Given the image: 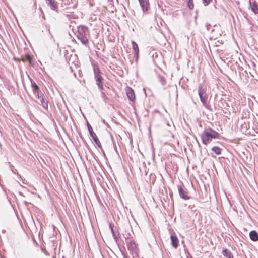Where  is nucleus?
Masks as SVG:
<instances>
[{
    "mask_svg": "<svg viewBox=\"0 0 258 258\" xmlns=\"http://www.w3.org/2000/svg\"><path fill=\"white\" fill-rule=\"evenodd\" d=\"M187 6L189 9L192 10L194 8L193 0H187Z\"/></svg>",
    "mask_w": 258,
    "mask_h": 258,
    "instance_id": "nucleus-23",
    "label": "nucleus"
},
{
    "mask_svg": "<svg viewBox=\"0 0 258 258\" xmlns=\"http://www.w3.org/2000/svg\"><path fill=\"white\" fill-rule=\"evenodd\" d=\"M203 3H204L205 6H207L209 4L210 0H202Z\"/></svg>",
    "mask_w": 258,
    "mask_h": 258,
    "instance_id": "nucleus-27",
    "label": "nucleus"
},
{
    "mask_svg": "<svg viewBox=\"0 0 258 258\" xmlns=\"http://www.w3.org/2000/svg\"><path fill=\"white\" fill-rule=\"evenodd\" d=\"M127 247L133 258H138L139 257V250L137 245L134 240H132L127 243Z\"/></svg>",
    "mask_w": 258,
    "mask_h": 258,
    "instance_id": "nucleus-5",
    "label": "nucleus"
},
{
    "mask_svg": "<svg viewBox=\"0 0 258 258\" xmlns=\"http://www.w3.org/2000/svg\"><path fill=\"white\" fill-rule=\"evenodd\" d=\"M250 7L252 11L255 14H258V5L256 2H254L252 3L249 1Z\"/></svg>",
    "mask_w": 258,
    "mask_h": 258,
    "instance_id": "nucleus-16",
    "label": "nucleus"
},
{
    "mask_svg": "<svg viewBox=\"0 0 258 258\" xmlns=\"http://www.w3.org/2000/svg\"><path fill=\"white\" fill-rule=\"evenodd\" d=\"M158 78L159 81L161 83V84L162 85L164 86V85H166V80L163 76H162L160 75H159L158 76Z\"/></svg>",
    "mask_w": 258,
    "mask_h": 258,
    "instance_id": "nucleus-21",
    "label": "nucleus"
},
{
    "mask_svg": "<svg viewBox=\"0 0 258 258\" xmlns=\"http://www.w3.org/2000/svg\"><path fill=\"white\" fill-rule=\"evenodd\" d=\"M206 28H207V29L208 30H209V29H210V27H211V25H210V24H208V23H206Z\"/></svg>",
    "mask_w": 258,
    "mask_h": 258,
    "instance_id": "nucleus-28",
    "label": "nucleus"
},
{
    "mask_svg": "<svg viewBox=\"0 0 258 258\" xmlns=\"http://www.w3.org/2000/svg\"><path fill=\"white\" fill-rule=\"evenodd\" d=\"M35 94L36 95V96L39 100L41 99V97H43L45 96L43 93L41 91L40 89L37 90L36 91V93Z\"/></svg>",
    "mask_w": 258,
    "mask_h": 258,
    "instance_id": "nucleus-22",
    "label": "nucleus"
},
{
    "mask_svg": "<svg viewBox=\"0 0 258 258\" xmlns=\"http://www.w3.org/2000/svg\"><path fill=\"white\" fill-rule=\"evenodd\" d=\"M200 136L203 144L207 145L213 139H219L220 135L210 127H205Z\"/></svg>",
    "mask_w": 258,
    "mask_h": 258,
    "instance_id": "nucleus-1",
    "label": "nucleus"
},
{
    "mask_svg": "<svg viewBox=\"0 0 258 258\" xmlns=\"http://www.w3.org/2000/svg\"><path fill=\"white\" fill-rule=\"evenodd\" d=\"M26 57V59L27 60H28V61H31V60H32V57L31 56V55H30L29 54H27L25 56Z\"/></svg>",
    "mask_w": 258,
    "mask_h": 258,
    "instance_id": "nucleus-26",
    "label": "nucleus"
},
{
    "mask_svg": "<svg viewBox=\"0 0 258 258\" xmlns=\"http://www.w3.org/2000/svg\"><path fill=\"white\" fill-rule=\"evenodd\" d=\"M120 251L121 252V254L123 257V258H128L127 254L126 252H125L124 250H121Z\"/></svg>",
    "mask_w": 258,
    "mask_h": 258,
    "instance_id": "nucleus-25",
    "label": "nucleus"
},
{
    "mask_svg": "<svg viewBox=\"0 0 258 258\" xmlns=\"http://www.w3.org/2000/svg\"><path fill=\"white\" fill-rule=\"evenodd\" d=\"M222 254L226 258H233V255L231 252L227 248L222 250Z\"/></svg>",
    "mask_w": 258,
    "mask_h": 258,
    "instance_id": "nucleus-15",
    "label": "nucleus"
},
{
    "mask_svg": "<svg viewBox=\"0 0 258 258\" xmlns=\"http://www.w3.org/2000/svg\"><path fill=\"white\" fill-rule=\"evenodd\" d=\"M93 71L94 74V78L96 82V85L101 91H103L104 90L103 82L104 79L101 75V72L98 67H94Z\"/></svg>",
    "mask_w": 258,
    "mask_h": 258,
    "instance_id": "nucleus-4",
    "label": "nucleus"
},
{
    "mask_svg": "<svg viewBox=\"0 0 258 258\" xmlns=\"http://www.w3.org/2000/svg\"><path fill=\"white\" fill-rule=\"evenodd\" d=\"M109 228L111 231V233L112 234L113 238L114 239L115 241L117 242L118 240V239L119 238V233L118 232L117 234H116L114 230L113 229L114 225L113 223H109Z\"/></svg>",
    "mask_w": 258,
    "mask_h": 258,
    "instance_id": "nucleus-14",
    "label": "nucleus"
},
{
    "mask_svg": "<svg viewBox=\"0 0 258 258\" xmlns=\"http://www.w3.org/2000/svg\"><path fill=\"white\" fill-rule=\"evenodd\" d=\"M41 105L45 109H48V100L46 99L45 97H41V99L39 100Z\"/></svg>",
    "mask_w": 258,
    "mask_h": 258,
    "instance_id": "nucleus-17",
    "label": "nucleus"
},
{
    "mask_svg": "<svg viewBox=\"0 0 258 258\" xmlns=\"http://www.w3.org/2000/svg\"><path fill=\"white\" fill-rule=\"evenodd\" d=\"M178 193L181 198L187 200L190 199V196L187 195V191L186 189H184L182 185H178L177 186Z\"/></svg>",
    "mask_w": 258,
    "mask_h": 258,
    "instance_id": "nucleus-7",
    "label": "nucleus"
},
{
    "mask_svg": "<svg viewBox=\"0 0 258 258\" xmlns=\"http://www.w3.org/2000/svg\"><path fill=\"white\" fill-rule=\"evenodd\" d=\"M132 47H133V50L135 53V55L136 57V60L137 61V60L138 59L139 53L138 45L136 42L133 41H132Z\"/></svg>",
    "mask_w": 258,
    "mask_h": 258,
    "instance_id": "nucleus-10",
    "label": "nucleus"
},
{
    "mask_svg": "<svg viewBox=\"0 0 258 258\" xmlns=\"http://www.w3.org/2000/svg\"><path fill=\"white\" fill-rule=\"evenodd\" d=\"M126 94L128 99L130 101H134L135 100V93L132 88L130 87H127L126 88Z\"/></svg>",
    "mask_w": 258,
    "mask_h": 258,
    "instance_id": "nucleus-8",
    "label": "nucleus"
},
{
    "mask_svg": "<svg viewBox=\"0 0 258 258\" xmlns=\"http://www.w3.org/2000/svg\"><path fill=\"white\" fill-rule=\"evenodd\" d=\"M8 164L9 165V168L10 170L15 174L19 176V178H21V176L20 174H19L18 172H17V170L15 169L14 166L11 164L10 162H8Z\"/></svg>",
    "mask_w": 258,
    "mask_h": 258,
    "instance_id": "nucleus-19",
    "label": "nucleus"
},
{
    "mask_svg": "<svg viewBox=\"0 0 258 258\" xmlns=\"http://www.w3.org/2000/svg\"><path fill=\"white\" fill-rule=\"evenodd\" d=\"M212 151H213L215 154L219 155L221 154L222 149L218 146H214L212 148Z\"/></svg>",
    "mask_w": 258,
    "mask_h": 258,
    "instance_id": "nucleus-20",
    "label": "nucleus"
},
{
    "mask_svg": "<svg viewBox=\"0 0 258 258\" xmlns=\"http://www.w3.org/2000/svg\"><path fill=\"white\" fill-rule=\"evenodd\" d=\"M77 37L82 44L87 46L89 44V39L90 37V31L88 28L85 25H80L77 27Z\"/></svg>",
    "mask_w": 258,
    "mask_h": 258,
    "instance_id": "nucleus-2",
    "label": "nucleus"
},
{
    "mask_svg": "<svg viewBox=\"0 0 258 258\" xmlns=\"http://www.w3.org/2000/svg\"><path fill=\"white\" fill-rule=\"evenodd\" d=\"M198 95L203 105L208 110H211V106L208 103V95L207 93L206 87H204L202 84L198 85Z\"/></svg>",
    "mask_w": 258,
    "mask_h": 258,
    "instance_id": "nucleus-3",
    "label": "nucleus"
},
{
    "mask_svg": "<svg viewBox=\"0 0 258 258\" xmlns=\"http://www.w3.org/2000/svg\"><path fill=\"white\" fill-rule=\"evenodd\" d=\"M101 96L105 102H107V101L109 100L108 98L106 96L105 93L104 92H102L101 94Z\"/></svg>",
    "mask_w": 258,
    "mask_h": 258,
    "instance_id": "nucleus-24",
    "label": "nucleus"
},
{
    "mask_svg": "<svg viewBox=\"0 0 258 258\" xmlns=\"http://www.w3.org/2000/svg\"><path fill=\"white\" fill-rule=\"evenodd\" d=\"M30 82L33 92L34 94H36V91L40 89L39 87L32 79H30Z\"/></svg>",
    "mask_w": 258,
    "mask_h": 258,
    "instance_id": "nucleus-18",
    "label": "nucleus"
},
{
    "mask_svg": "<svg viewBox=\"0 0 258 258\" xmlns=\"http://www.w3.org/2000/svg\"><path fill=\"white\" fill-rule=\"evenodd\" d=\"M143 11H147L149 6L148 0H138Z\"/></svg>",
    "mask_w": 258,
    "mask_h": 258,
    "instance_id": "nucleus-12",
    "label": "nucleus"
},
{
    "mask_svg": "<svg viewBox=\"0 0 258 258\" xmlns=\"http://www.w3.org/2000/svg\"><path fill=\"white\" fill-rule=\"evenodd\" d=\"M170 239L172 246L175 248H177L179 243V240L177 237L176 235H171Z\"/></svg>",
    "mask_w": 258,
    "mask_h": 258,
    "instance_id": "nucleus-11",
    "label": "nucleus"
},
{
    "mask_svg": "<svg viewBox=\"0 0 258 258\" xmlns=\"http://www.w3.org/2000/svg\"><path fill=\"white\" fill-rule=\"evenodd\" d=\"M87 128L88 129V131H89V133L90 134V136L93 139L94 142L95 143L96 145L99 148L102 149V148H101V144L100 142V141L99 140V139L98 138V137L96 136V134L94 132L91 125L88 123V121L87 122Z\"/></svg>",
    "mask_w": 258,
    "mask_h": 258,
    "instance_id": "nucleus-6",
    "label": "nucleus"
},
{
    "mask_svg": "<svg viewBox=\"0 0 258 258\" xmlns=\"http://www.w3.org/2000/svg\"><path fill=\"white\" fill-rule=\"evenodd\" d=\"M46 3L51 10L56 12L58 11V3L55 0H46Z\"/></svg>",
    "mask_w": 258,
    "mask_h": 258,
    "instance_id": "nucleus-9",
    "label": "nucleus"
},
{
    "mask_svg": "<svg viewBox=\"0 0 258 258\" xmlns=\"http://www.w3.org/2000/svg\"><path fill=\"white\" fill-rule=\"evenodd\" d=\"M249 238L253 242L258 241V233L255 230H252L249 232Z\"/></svg>",
    "mask_w": 258,
    "mask_h": 258,
    "instance_id": "nucleus-13",
    "label": "nucleus"
}]
</instances>
